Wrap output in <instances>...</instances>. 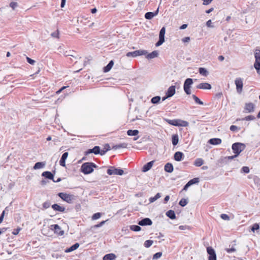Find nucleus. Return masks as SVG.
<instances>
[{"label": "nucleus", "instance_id": "39448f33", "mask_svg": "<svg viewBox=\"0 0 260 260\" xmlns=\"http://www.w3.org/2000/svg\"><path fill=\"white\" fill-rule=\"evenodd\" d=\"M93 170L89 162L83 164L81 167V171L84 174H90L93 172Z\"/></svg>", "mask_w": 260, "mask_h": 260}, {"label": "nucleus", "instance_id": "4c0bfd02", "mask_svg": "<svg viewBox=\"0 0 260 260\" xmlns=\"http://www.w3.org/2000/svg\"><path fill=\"white\" fill-rule=\"evenodd\" d=\"M129 229L133 231L139 232L141 230V228L138 225H131L129 226Z\"/></svg>", "mask_w": 260, "mask_h": 260}, {"label": "nucleus", "instance_id": "603ef678", "mask_svg": "<svg viewBox=\"0 0 260 260\" xmlns=\"http://www.w3.org/2000/svg\"><path fill=\"white\" fill-rule=\"evenodd\" d=\"M51 203L50 201H47L43 204V207L45 209H47L50 207Z\"/></svg>", "mask_w": 260, "mask_h": 260}, {"label": "nucleus", "instance_id": "4be33fe9", "mask_svg": "<svg viewBox=\"0 0 260 260\" xmlns=\"http://www.w3.org/2000/svg\"><path fill=\"white\" fill-rule=\"evenodd\" d=\"M79 247V244L78 243H76L71 246L70 247L66 248L64 250V252L66 253H69L72 252L77 249H78Z\"/></svg>", "mask_w": 260, "mask_h": 260}, {"label": "nucleus", "instance_id": "4d7b16f0", "mask_svg": "<svg viewBox=\"0 0 260 260\" xmlns=\"http://www.w3.org/2000/svg\"><path fill=\"white\" fill-rule=\"evenodd\" d=\"M18 6V4L16 2H11L10 4V7L12 8L13 10H15V9Z\"/></svg>", "mask_w": 260, "mask_h": 260}, {"label": "nucleus", "instance_id": "37998d69", "mask_svg": "<svg viewBox=\"0 0 260 260\" xmlns=\"http://www.w3.org/2000/svg\"><path fill=\"white\" fill-rule=\"evenodd\" d=\"M166 32V28L165 27H162L159 33V37L165 39V35Z\"/></svg>", "mask_w": 260, "mask_h": 260}, {"label": "nucleus", "instance_id": "ddd939ff", "mask_svg": "<svg viewBox=\"0 0 260 260\" xmlns=\"http://www.w3.org/2000/svg\"><path fill=\"white\" fill-rule=\"evenodd\" d=\"M159 12V7L154 12H148L145 14V18L148 20H151L154 17L157 15Z\"/></svg>", "mask_w": 260, "mask_h": 260}, {"label": "nucleus", "instance_id": "58836bf2", "mask_svg": "<svg viewBox=\"0 0 260 260\" xmlns=\"http://www.w3.org/2000/svg\"><path fill=\"white\" fill-rule=\"evenodd\" d=\"M192 98H193V99L194 100V102L199 104V105H203L204 104L203 102L202 101H201L200 100V99L197 97L196 95L194 94H192Z\"/></svg>", "mask_w": 260, "mask_h": 260}, {"label": "nucleus", "instance_id": "c85d7f7f", "mask_svg": "<svg viewBox=\"0 0 260 260\" xmlns=\"http://www.w3.org/2000/svg\"><path fill=\"white\" fill-rule=\"evenodd\" d=\"M172 142L173 146H176L179 142V137L177 134H174L172 136Z\"/></svg>", "mask_w": 260, "mask_h": 260}, {"label": "nucleus", "instance_id": "1a4fd4ad", "mask_svg": "<svg viewBox=\"0 0 260 260\" xmlns=\"http://www.w3.org/2000/svg\"><path fill=\"white\" fill-rule=\"evenodd\" d=\"M50 229L53 231L55 234L59 236H62L64 233V231L61 230V228L58 224L51 225Z\"/></svg>", "mask_w": 260, "mask_h": 260}, {"label": "nucleus", "instance_id": "5fc2aeb1", "mask_svg": "<svg viewBox=\"0 0 260 260\" xmlns=\"http://www.w3.org/2000/svg\"><path fill=\"white\" fill-rule=\"evenodd\" d=\"M107 220H105V221H101V222H100L99 223L97 224H95L94 225L93 228H94V229H96V228H99L100 227H101L102 226H103L105 223V222H106Z\"/></svg>", "mask_w": 260, "mask_h": 260}, {"label": "nucleus", "instance_id": "774afa93", "mask_svg": "<svg viewBox=\"0 0 260 260\" xmlns=\"http://www.w3.org/2000/svg\"><path fill=\"white\" fill-rule=\"evenodd\" d=\"M203 1V5H209L213 0H202Z\"/></svg>", "mask_w": 260, "mask_h": 260}, {"label": "nucleus", "instance_id": "f8f14e48", "mask_svg": "<svg viewBox=\"0 0 260 260\" xmlns=\"http://www.w3.org/2000/svg\"><path fill=\"white\" fill-rule=\"evenodd\" d=\"M94 153V154H100L101 149L100 146H95L92 149H89L85 152V155H87L90 153Z\"/></svg>", "mask_w": 260, "mask_h": 260}, {"label": "nucleus", "instance_id": "0eeeda50", "mask_svg": "<svg viewBox=\"0 0 260 260\" xmlns=\"http://www.w3.org/2000/svg\"><path fill=\"white\" fill-rule=\"evenodd\" d=\"M147 53V51L145 50H138L133 52H128L126 53V56L127 57H136L138 56L146 55Z\"/></svg>", "mask_w": 260, "mask_h": 260}, {"label": "nucleus", "instance_id": "aec40b11", "mask_svg": "<svg viewBox=\"0 0 260 260\" xmlns=\"http://www.w3.org/2000/svg\"><path fill=\"white\" fill-rule=\"evenodd\" d=\"M184 157V154L182 152L177 151L175 153L174 155V159L177 161H180L182 160Z\"/></svg>", "mask_w": 260, "mask_h": 260}, {"label": "nucleus", "instance_id": "a19ab883", "mask_svg": "<svg viewBox=\"0 0 260 260\" xmlns=\"http://www.w3.org/2000/svg\"><path fill=\"white\" fill-rule=\"evenodd\" d=\"M188 203L187 199H182L179 202V205L182 207L185 206Z\"/></svg>", "mask_w": 260, "mask_h": 260}, {"label": "nucleus", "instance_id": "6ab92c4d", "mask_svg": "<svg viewBox=\"0 0 260 260\" xmlns=\"http://www.w3.org/2000/svg\"><path fill=\"white\" fill-rule=\"evenodd\" d=\"M69 153L67 152H64L59 160V165L62 167L66 166V160L68 156Z\"/></svg>", "mask_w": 260, "mask_h": 260}, {"label": "nucleus", "instance_id": "f257e3e1", "mask_svg": "<svg viewBox=\"0 0 260 260\" xmlns=\"http://www.w3.org/2000/svg\"><path fill=\"white\" fill-rule=\"evenodd\" d=\"M254 57L255 59L254 67L256 70L257 73L260 74V48L257 47L254 51Z\"/></svg>", "mask_w": 260, "mask_h": 260}, {"label": "nucleus", "instance_id": "c756f323", "mask_svg": "<svg viewBox=\"0 0 260 260\" xmlns=\"http://www.w3.org/2000/svg\"><path fill=\"white\" fill-rule=\"evenodd\" d=\"M116 258V255L113 253H109L106 254L103 257V260H113Z\"/></svg>", "mask_w": 260, "mask_h": 260}, {"label": "nucleus", "instance_id": "72a5a7b5", "mask_svg": "<svg viewBox=\"0 0 260 260\" xmlns=\"http://www.w3.org/2000/svg\"><path fill=\"white\" fill-rule=\"evenodd\" d=\"M199 73L205 77L207 76L209 74L208 71L204 68H200L199 69Z\"/></svg>", "mask_w": 260, "mask_h": 260}, {"label": "nucleus", "instance_id": "4468645a", "mask_svg": "<svg viewBox=\"0 0 260 260\" xmlns=\"http://www.w3.org/2000/svg\"><path fill=\"white\" fill-rule=\"evenodd\" d=\"M138 223L140 226L151 225L152 221L149 218L146 217L139 221Z\"/></svg>", "mask_w": 260, "mask_h": 260}, {"label": "nucleus", "instance_id": "a211bd4d", "mask_svg": "<svg viewBox=\"0 0 260 260\" xmlns=\"http://www.w3.org/2000/svg\"><path fill=\"white\" fill-rule=\"evenodd\" d=\"M197 88L202 89H211V85L208 83H201L197 86Z\"/></svg>", "mask_w": 260, "mask_h": 260}, {"label": "nucleus", "instance_id": "20e7f679", "mask_svg": "<svg viewBox=\"0 0 260 260\" xmlns=\"http://www.w3.org/2000/svg\"><path fill=\"white\" fill-rule=\"evenodd\" d=\"M193 83V79L191 78H188L185 80L183 84V89L186 94L190 95L191 94L190 88Z\"/></svg>", "mask_w": 260, "mask_h": 260}, {"label": "nucleus", "instance_id": "3c124183", "mask_svg": "<svg viewBox=\"0 0 260 260\" xmlns=\"http://www.w3.org/2000/svg\"><path fill=\"white\" fill-rule=\"evenodd\" d=\"M188 125V122L186 121H184L180 119L179 126L186 127Z\"/></svg>", "mask_w": 260, "mask_h": 260}, {"label": "nucleus", "instance_id": "473e14b6", "mask_svg": "<svg viewBox=\"0 0 260 260\" xmlns=\"http://www.w3.org/2000/svg\"><path fill=\"white\" fill-rule=\"evenodd\" d=\"M161 98L160 96H155L151 99V102L153 104H157L160 103Z\"/></svg>", "mask_w": 260, "mask_h": 260}, {"label": "nucleus", "instance_id": "5701e85b", "mask_svg": "<svg viewBox=\"0 0 260 260\" xmlns=\"http://www.w3.org/2000/svg\"><path fill=\"white\" fill-rule=\"evenodd\" d=\"M221 140L219 138H212L208 141V143L211 145H216L221 143Z\"/></svg>", "mask_w": 260, "mask_h": 260}, {"label": "nucleus", "instance_id": "9d476101", "mask_svg": "<svg viewBox=\"0 0 260 260\" xmlns=\"http://www.w3.org/2000/svg\"><path fill=\"white\" fill-rule=\"evenodd\" d=\"M255 105L252 103H245L244 111L245 113H252L254 111Z\"/></svg>", "mask_w": 260, "mask_h": 260}, {"label": "nucleus", "instance_id": "13d9d810", "mask_svg": "<svg viewBox=\"0 0 260 260\" xmlns=\"http://www.w3.org/2000/svg\"><path fill=\"white\" fill-rule=\"evenodd\" d=\"M220 217L222 219L225 220H228L230 219L229 216L227 214H221L220 215Z\"/></svg>", "mask_w": 260, "mask_h": 260}, {"label": "nucleus", "instance_id": "e2e57ef3", "mask_svg": "<svg viewBox=\"0 0 260 260\" xmlns=\"http://www.w3.org/2000/svg\"><path fill=\"white\" fill-rule=\"evenodd\" d=\"M212 23L211 20H209L206 22V25L208 27L213 28L214 27V26L212 24Z\"/></svg>", "mask_w": 260, "mask_h": 260}, {"label": "nucleus", "instance_id": "a18cd8bd", "mask_svg": "<svg viewBox=\"0 0 260 260\" xmlns=\"http://www.w3.org/2000/svg\"><path fill=\"white\" fill-rule=\"evenodd\" d=\"M259 229V225L258 223H254L252 225V226L251 228V230L254 232L255 231L258 230Z\"/></svg>", "mask_w": 260, "mask_h": 260}, {"label": "nucleus", "instance_id": "2eb2a0df", "mask_svg": "<svg viewBox=\"0 0 260 260\" xmlns=\"http://www.w3.org/2000/svg\"><path fill=\"white\" fill-rule=\"evenodd\" d=\"M154 161V160H152L144 165L142 169V171L143 172H146L150 170L153 166Z\"/></svg>", "mask_w": 260, "mask_h": 260}, {"label": "nucleus", "instance_id": "69168bd1", "mask_svg": "<svg viewBox=\"0 0 260 260\" xmlns=\"http://www.w3.org/2000/svg\"><path fill=\"white\" fill-rule=\"evenodd\" d=\"M227 252L228 253H232L233 252H234L236 251V249L234 247H232L231 248H226L225 249Z\"/></svg>", "mask_w": 260, "mask_h": 260}, {"label": "nucleus", "instance_id": "b1692460", "mask_svg": "<svg viewBox=\"0 0 260 260\" xmlns=\"http://www.w3.org/2000/svg\"><path fill=\"white\" fill-rule=\"evenodd\" d=\"M164 170L166 172L172 173L173 171L174 167L171 163H167L164 167Z\"/></svg>", "mask_w": 260, "mask_h": 260}, {"label": "nucleus", "instance_id": "f03ea898", "mask_svg": "<svg viewBox=\"0 0 260 260\" xmlns=\"http://www.w3.org/2000/svg\"><path fill=\"white\" fill-rule=\"evenodd\" d=\"M58 196L61 198L63 201L69 204H71L76 200V196L73 194H68L65 192H59Z\"/></svg>", "mask_w": 260, "mask_h": 260}, {"label": "nucleus", "instance_id": "cd10ccee", "mask_svg": "<svg viewBox=\"0 0 260 260\" xmlns=\"http://www.w3.org/2000/svg\"><path fill=\"white\" fill-rule=\"evenodd\" d=\"M46 165V162L45 161L42 162H36L34 166L33 167V169L34 170H38L41 168H43Z\"/></svg>", "mask_w": 260, "mask_h": 260}, {"label": "nucleus", "instance_id": "a878e982", "mask_svg": "<svg viewBox=\"0 0 260 260\" xmlns=\"http://www.w3.org/2000/svg\"><path fill=\"white\" fill-rule=\"evenodd\" d=\"M146 55H146V57L147 59H152V58H155V57L158 56V52L157 51L155 50V51H152L150 53H149V54L147 53Z\"/></svg>", "mask_w": 260, "mask_h": 260}, {"label": "nucleus", "instance_id": "7c9ffc66", "mask_svg": "<svg viewBox=\"0 0 260 260\" xmlns=\"http://www.w3.org/2000/svg\"><path fill=\"white\" fill-rule=\"evenodd\" d=\"M139 133V132L137 129H129L127 131V135L129 136H136Z\"/></svg>", "mask_w": 260, "mask_h": 260}, {"label": "nucleus", "instance_id": "bb28decb", "mask_svg": "<svg viewBox=\"0 0 260 260\" xmlns=\"http://www.w3.org/2000/svg\"><path fill=\"white\" fill-rule=\"evenodd\" d=\"M166 215L171 219H175L176 218L175 212L172 210H169L168 211L166 212Z\"/></svg>", "mask_w": 260, "mask_h": 260}, {"label": "nucleus", "instance_id": "c03bdc74", "mask_svg": "<svg viewBox=\"0 0 260 260\" xmlns=\"http://www.w3.org/2000/svg\"><path fill=\"white\" fill-rule=\"evenodd\" d=\"M255 119V117L253 115H248L242 119V120H253Z\"/></svg>", "mask_w": 260, "mask_h": 260}, {"label": "nucleus", "instance_id": "ea45409f", "mask_svg": "<svg viewBox=\"0 0 260 260\" xmlns=\"http://www.w3.org/2000/svg\"><path fill=\"white\" fill-rule=\"evenodd\" d=\"M200 181V179L199 178H194L191 180H190L188 183L191 186L196 183H198Z\"/></svg>", "mask_w": 260, "mask_h": 260}, {"label": "nucleus", "instance_id": "680f3d73", "mask_svg": "<svg viewBox=\"0 0 260 260\" xmlns=\"http://www.w3.org/2000/svg\"><path fill=\"white\" fill-rule=\"evenodd\" d=\"M21 230V228H17V229H14L13 230L12 234L14 235H17L19 233V232Z\"/></svg>", "mask_w": 260, "mask_h": 260}, {"label": "nucleus", "instance_id": "0e129e2a", "mask_svg": "<svg viewBox=\"0 0 260 260\" xmlns=\"http://www.w3.org/2000/svg\"><path fill=\"white\" fill-rule=\"evenodd\" d=\"M9 207H6L5 208V209H4V210L2 212V213H1V215H4V217L5 216V214H8V212H9Z\"/></svg>", "mask_w": 260, "mask_h": 260}, {"label": "nucleus", "instance_id": "49530a36", "mask_svg": "<svg viewBox=\"0 0 260 260\" xmlns=\"http://www.w3.org/2000/svg\"><path fill=\"white\" fill-rule=\"evenodd\" d=\"M164 42H165V39L164 38H162L159 37V40L156 43L155 46L156 47H158V46H160L161 45H162Z\"/></svg>", "mask_w": 260, "mask_h": 260}, {"label": "nucleus", "instance_id": "79ce46f5", "mask_svg": "<svg viewBox=\"0 0 260 260\" xmlns=\"http://www.w3.org/2000/svg\"><path fill=\"white\" fill-rule=\"evenodd\" d=\"M153 243V241L152 240H147L145 241L144 245L145 247L149 248L152 245Z\"/></svg>", "mask_w": 260, "mask_h": 260}, {"label": "nucleus", "instance_id": "f704fd0d", "mask_svg": "<svg viewBox=\"0 0 260 260\" xmlns=\"http://www.w3.org/2000/svg\"><path fill=\"white\" fill-rule=\"evenodd\" d=\"M127 146V144L126 143H120V144L114 145L113 147V149L116 150V149H120V148H126Z\"/></svg>", "mask_w": 260, "mask_h": 260}, {"label": "nucleus", "instance_id": "f3484780", "mask_svg": "<svg viewBox=\"0 0 260 260\" xmlns=\"http://www.w3.org/2000/svg\"><path fill=\"white\" fill-rule=\"evenodd\" d=\"M175 93V86L172 85L169 87L168 90L166 91V95H168V97H172Z\"/></svg>", "mask_w": 260, "mask_h": 260}, {"label": "nucleus", "instance_id": "8fccbe9b", "mask_svg": "<svg viewBox=\"0 0 260 260\" xmlns=\"http://www.w3.org/2000/svg\"><path fill=\"white\" fill-rule=\"evenodd\" d=\"M102 214L100 212L94 213L92 217L93 220H96L100 218Z\"/></svg>", "mask_w": 260, "mask_h": 260}, {"label": "nucleus", "instance_id": "423d86ee", "mask_svg": "<svg viewBox=\"0 0 260 260\" xmlns=\"http://www.w3.org/2000/svg\"><path fill=\"white\" fill-rule=\"evenodd\" d=\"M107 174L109 175H122L124 173L123 170L121 169L116 168L114 167H111V168L107 170Z\"/></svg>", "mask_w": 260, "mask_h": 260}, {"label": "nucleus", "instance_id": "7ed1b4c3", "mask_svg": "<svg viewBox=\"0 0 260 260\" xmlns=\"http://www.w3.org/2000/svg\"><path fill=\"white\" fill-rule=\"evenodd\" d=\"M246 148V145L244 143L240 142H236L233 144L232 149L233 152L236 154V155H239L240 153L243 151Z\"/></svg>", "mask_w": 260, "mask_h": 260}, {"label": "nucleus", "instance_id": "dca6fc26", "mask_svg": "<svg viewBox=\"0 0 260 260\" xmlns=\"http://www.w3.org/2000/svg\"><path fill=\"white\" fill-rule=\"evenodd\" d=\"M55 172V171H53V173L49 171H45L43 172L42 176L47 179L53 180Z\"/></svg>", "mask_w": 260, "mask_h": 260}, {"label": "nucleus", "instance_id": "2f4dec72", "mask_svg": "<svg viewBox=\"0 0 260 260\" xmlns=\"http://www.w3.org/2000/svg\"><path fill=\"white\" fill-rule=\"evenodd\" d=\"M204 164V160L201 158H197L193 163V165L197 167H200Z\"/></svg>", "mask_w": 260, "mask_h": 260}, {"label": "nucleus", "instance_id": "e433bc0d", "mask_svg": "<svg viewBox=\"0 0 260 260\" xmlns=\"http://www.w3.org/2000/svg\"><path fill=\"white\" fill-rule=\"evenodd\" d=\"M161 197V194L160 193H157L156 195L153 197H151L149 198V201L150 203L155 202L156 200L158 199Z\"/></svg>", "mask_w": 260, "mask_h": 260}, {"label": "nucleus", "instance_id": "6e6d98bb", "mask_svg": "<svg viewBox=\"0 0 260 260\" xmlns=\"http://www.w3.org/2000/svg\"><path fill=\"white\" fill-rule=\"evenodd\" d=\"M172 123V125L179 126L180 119H173Z\"/></svg>", "mask_w": 260, "mask_h": 260}, {"label": "nucleus", "instance_id": "052dcab7", "mask_svg": "<svg viewBox=\"0 0 260 260\" xmlns=\"http://www.w3.org/2000/svg\"><path fill=\"white\" fill-rule=\"evenodd\" d=\"M51 36L52 37L58 38H59V32H58V30H57L56 31L53 32L51 33Z\"/></svg>", "mask_w": 260, "mask_h": 260}, {"label": "nucleus", "instance_id": "412c9836", "mask_svg": "<svg viewBox=\"0 0 260 260\" xmlns=\"http://www.w3.org/2000/svg\"><path fill=\"white\" fill-rule=\"evenodd\" d=\"M51 207L54 210L60 212H64L66 210L64 207L60 206L57 204H54Z\"/></svg>", "mask_w": 260, "mask_h": 260}, {"label": "nucleus", "instance_id": "bf43d9fd", "mask_svg": "<svg viewBox=\"0 0 260 260\" xmlns=\"http://www.w3.org/2000/svg\"><path fill=\"white\" fill-rule=\"evenodd\" d=\"M26 60H27V62L30 64H34L36 62L35 60H34L28 57H26Z\"/></svg>", "mask_w": 260, "mask_h": 260}, {"label": "nucleus", "instance_id": "c9c22d12", "mask_svg": "<svg viewBox=\"0 0 260 260\" xmlns=\"http://www.w3.org/2000/svg\"><path fill=\"white\" fill-rule=\"evenodd\" d=\"M110 150V147L108 144H105L103 150H101L100 155H104L108 151Z\"/></svg>", "mask_w": 260, "mask_h": 260}, {"label": "nucleus", "instance_id": "6e6552de", "mask_svg": "<svg viewBox=\"0 0 260 260\" xmlns=\"http://www.w3.org/2000/svg\"><path fill=\"white\" fill-rule=\"evenodd\" d=\"M207 252L209 254L208 260H217L215 251L212 247H208Z\"/></svg>", "mask_w": 260, "mask_h": 260}, {"label": "nucleus", "instance_id": "864d4df0", "mask_svg": "<svg viewBox=\"0 0 260 260\" xmlns=\"http://www.w3.org/2000/svg\"><path fill=\"white\" fill-rule=\"evenodd\" d=\"M230 129L231 131L232 132H236V131H237L238 130H240V127H238V126H236V125H232L230 127Z\"/></svg>", "mask_w": 260, "mask_h": 260}, {"label": "nucleus", "instance_id": "de8ad7c7", "mask_svg": "<svg viewBox=\"0 0 260 260\" xmlns=\"http://www.w3.org/2000/svg\"><path fill=\"white\" fill-rule=\"evenodd\" d=\"M249 168L248 167L244 166L241 169V173H248L249 172Z\"/></svg>", "mask_w": 260, "mask_h": 260}, {"label": "nucleus", "instance_id": "09e8293b", "mask_svg": "<svg viewBox=\"0 0 260 260\" xmlns=\"http://www.w3.org/2000/svg\"><path fill=\"white\" fill-rule=\"evenodd\" d=\"M162 255V252H158L155 253L153 255V259H157L158 258H160Z\"/></svg>", "mask_w": 260, "mask_h": 260}, {"label": "nucleus", "instance_id": "338daca9", "mask_svg": "<svg viewBox=\"0 0 260 260\" xmlns=\"http://www.w3.org/2000/svg\"><path fill=\"white\" fill-rule=\"evenodd\" d=\"M190 39L189 37H186L183 38L182 39V41L184 43H186V42H188L190 41Z\"/></svg>", "mask_w": 260, "mask_h": 260}, {"label": "nucleus", "instance_id": "9b49d317", "mask_svg": "<svg viewBox=\"0 0 260 260\" xmlns=\"http://www.w3.org/2000/svg\"><path fill=\"white\" fill-rule=\"evenodd\" d=\"M235 83L236 86L237 91L239 93H241L242 91L243 88V81L242 79L240 78H236Z\"/></svg>", "mask_w": 260, "mask_h": 260}, {"label": "nucleus", "instance_id": "393cba45", "mask_svg": "<svg viewBox=\"0 0 260 260\" xmlns=\"http://www.w3.org/2000/svg\"><path fill=\"white\" fill-rule=\"evenodd\" d=\"M114 64V61L113 60H110L108 64L104 68H103V71L105 73H107L109 71H110V70L111 69V68H112Z\"/></svg>", "mask_w": 260, "mask_h": 260}]
</instances>
